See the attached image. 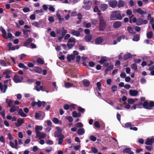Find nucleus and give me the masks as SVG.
Listing matches in <instances>:
<instances>
[{
  "label": "nucleus",
  "mask_w": 154,
  "mask_h": 154,
  "mask_svg": "<svg viewBox=\"0 0 154 154\" xmlns=\"http://www.w3.org/2000/svg\"><path fill=\"white\" fill-rule=\"evenodd\" d=\"M65 118L67 119L69 122H72L73 121V119L71 116H66Z\"/></svg>",
  "instance_id": "obj_47"
},
{
  "label": "nucleus",
  "mask_w": 154,
  "mask_h": 154,
  "mask_svg": "<svg viewBox=\"0 0 154 154\" xmlns=\"http://www.w3.org/2000/svg\"><path fill=\"white\" fill-rule=\"evenodd\" d=\"M75 125L77 128H82L83 127V124L81 122L77 123Z\"/></svg>",
  "instance_id": "obj_51"
},
{
  "label": "nucleus",
  "mask_w": 154,
  "mask_h": 154,
  "mask_svg": "<svg viewBox=\"0 0 154 154\" xmlns=\"http://www.w3.org/2000/svg\"><path fill=\"white\" fill-rule=\"evenodd\" d=\"M12 43L10 42L8 43V48L9 50H15L16 49L15 46H13V47H12Z\"/></svg>",
  "instance_id": "obj_28"
},
{
  "label": "nucleus",
  "mask_w": 154,
  "mask_h": 154,
  "mask_svg": "<svg viewBox=\"0 0 154 154\" xmlns=\"http://www.w3.org/2000/svg\"><path fill=\"white\" fill-rule=\"evenodd\" d=\"M99 20L100 21L99 29L100 31H103L106 27V22L102 17H100L99 18Z\"/></svg>",
  "instance_id": "obj_2"
},
{
  "label": "nucleus",
  "mask_w": 154,
  "mask_h": 154,
  "mask_svg": "<svg viewBox=\"0 0 154 154\" xmlns=\"http://www.w3.org/2000/svg\"><path fill=\"white\" fill-rule=\"evenodd\" d=\"M92 38L91 35L89 34L86 35L85 37V41L87 42H89L91 41Z\"/></svg>",
  "instance_id": "obj_22"
},
{
  "label": "nucleus",
  "mask_w": 154,
  "mask_h": 154,
  "mask_svg": "<svg viewBox=\"0 0 154 154\" xmlns=\"http://www.w3.org/2000/svg\"><path fill=\"white\" fill-rule=\"evenodd\" d=\"M61 135H63L61 134V133H60L58 131H55L54 133V136L55 137L59 138L61 137Z\"/></svg>",
  "instance_id": "obj_37"
},
{
  "label": "nucleus",
  "mask_w": 154,
  "mask_h": 154,
  "mask_svg": "<svg viewBox=\"0 0 154 154\" xmlns=\"http://www.w3.org/2000/svg\"><path fill=\"white\" fill-rule=\"evenodd\" d=\"M78 110L79 112L82 113L84 112L85 111V109L83 108L81 106H79L78 107Z\"/></svg>",
  "instance_id": "obj_50"
},
{
  "label": "nucleus",
  "mask_w": 154,
  "mask_h": 154,
  "mask_svg": "<svg viewBox=\"0 0 154 154\" xmlns=\"http://www.w3.org/2000/svg\"><path fill=\"white\" fill-rule=\"evenodd\" d=\"M1 31L2 33V36L4 38L7 39V37L6 36L7 33L6 31L2 26L1 27Z\"/></svg>",
  "instance_id": "obj_16"
},
{
  "label": "nucleus",
  "mask_w": 154,
  "mask_h": 154,
  "mask_svg": "<svg viewBox=\"0 0 154 154\" xmlns=\"http://www.w3.org/2000/svg\"><path fill=\"white\" fill-rule=\"evenodd\" d=\"M92 2L90 0H84L82 7L86 10H89L91 8Z\"/></svg>",
  "instance_id": "obj_4"
},
{
  "label": "nucleus",
  "mask_w": 154,
  "mask_h": 154,
  "mask_svg": "<svg viewBox=\"0 0 154 154\" xmlns=\"http://www.w3.org/2000/svg\"><path fill=\"white\" fill-rule=\"evenodd\" d=\"M90 140L93 142L95 141L97 139L96 137L93 135H91L90 137Z\"/></svg>",
  "instance_id": "obj_56"
},
{
  "label": "nucleus",
  "mask_w": 154,
  "mask_h": 154,
  "mask_svg": "<svg viewBox=\"0 0 154 154\" xmlns=\"http://www.w3.org/2000/svg\"><path fill=\"white\" fill-rule=\"evenodd\" d=\"M32 39H33L32 38H29L24 43L23 45L24 46H27L32 41Z\"/></svg>",
  "instance_id": "obj_21"
},
{
  "label": "nucleus",
  "mask_w": 154,
  "mask_h": 154,
  "mask_svg": "<svg viewBox=\"0 0 154 154\" xmlns=\"http://www.w3.org/2000/svg\"><path fill=\"white\" fill-rule=\"evenodd\" d=\"M94 11L95 12H100L98 7L97 6H95L94 8Z\"/></svg>",
  "instance_id": "obj_64"
},
{
  "label": "nucleus",
  "mask_w": 154,
  "mask_h": 154,
  "mask_svg": "<svg viewBox=\"0 0 154 154\" xmlns=\"http://www.w3.org/2000/svg\"><path fill=\"white\" fill-rule=\"evenodd\" d=\"M19 109L18 106H13L11 108L10 110V112L11 113H13L17 110Z\"/></svg>",
  "instance_id": "obj_25"
},
{
  "label": "nucleus",
  "mask_w": 154,
  "mask_h": 154,
  "mask_svg": "<svg viewBox=\"0 0 154 154\" xmlns=\"http://www.w3.org/2000/svg\"><path fill=\"white\" fill-rule=\"evenodd\" d=\"M0 64L2 65L5 66L7 65L6 63L4 60H1L0 61Z\"/></svg>",
  "instance_id": "obj_58"
},
{
  "label": "nucleus",
  "mask_w": 154,
  "mask_h": 154,
  "mask_svg": "<svg viewBox=\"0 0 154 154\" xmlns=\"http://www.w3.org/2000/svg\"><path fill=\"white\" fill-rule=\"evenodd\" d=\"M125 5V2L122 0H120L118 5V7L119 8L123 7Z\"/></svg>",
  "instance_id": "obj_34"
},
{
  "label": "nucleus",
  "mask_w": 154,
  "mask_h": 154,
  "mask_svg": "<svg viewBox=\"0 0 154 154\" xmlns=\"http://www.w3.org/2000/svg\"><path fill=\"white\" fill-rule=\"evenodd\" d=\"M120 76L122 78H125L126 77V73L125 72H122L120 74Z\"/></svg>",
  "instance_id": "obj_63"
},
{
  "label": "nucleus",
  "mask_w": 154,
  "mask_h": 154,
  "mask_svg": "<svg viewBox=\"0 0 154 154\" xmlns=\"http://www.w3.org/2000/svg\"><path fill=\"white\" fill-rule=\"evenodd\" d=\"M65 86L67 88H70L73 86V84L69 82H66L65 84Z\"/></svg>",
  "instance_id": "obj_49"
},
{
  "label": "nucleus",
  "mask_w": 154,
  "mask_h": 154,
  "mask_svg": "<svg viewBox=\"0 0 154 154\" xmlns=\"http://www.w3.org/2000/svg\"><path fill=\"white\" fill-rule=\"evenodd\" d=\"M13 80L16 83L21 82V81L20 79V76L17 75H14Z\"/></svg>",
  "instance_id": "obj_10"
},
{
  "label": "nucleus",
  "mask_w": 154,
  "mask_h": 154,
  "mask_svg": "<svg viewBox=\"0 0 154 154\" xmlns=\"http://www.w3.org/2000/svg\"><path fill=\"white\" fill-rule=\"evenodd\" d=\"M131 68L134 70L136 71L137 69V65L135 63L132 64L131 65Z\"/></svg>",
  "instance_id": "obj_45"
},
{
  "label": "nucleus",
  "mask_w": 154,
  "mask_h": 154,
  "mask_svg": "<svg viewBox=\"0 0 154 154\" xmlns=\"http://www.w3.org/2000/svg\"><path fill=\"white\" fill-rule=\"evenodd\" d=\"M34 89L38 91H39L40 90L43 91H44V87L43 86H41L39 88L38 86H35L34 88Z\"/></svg>",
  "instance_id": "obj_38"
},
{
  "label": "nucleus",
  "mask_w": 154,
  "mask_h": 154,
  "mask_svg": "<svg viewBox=\"0 0 154 154\" xmlns=\"http://www.w3.org/2000/svg\"><path fill=\"white\" fill-rule=\"evenodd\" d=\"M36 62L41 64H43L44 63V61L40 58L37 59Z\"/></svg>",
  "instance_id": "obj_44"
},
{
  "label": "nucleus",
  "mask_w": 154,
  "mask_h": 154,
  "mask_svg": "<svg viewBox=\"0 0 154 154\" xmlns=\"http://www.w3.org/2000/svg\"><path fill=\"white\" fill-rule=\"evenodd\" d=\"M46 136V134L44 133H42L41 134H39L38 137L36 136V138H39V139L44 138Z\"/></svg>",
  "instance_id": "obj_42"
},
{
  "label": "nucleus",
  "mask_w": 154,
  "mask_h": 154,
  "mask_svg": "<svg viewBox=\"0 0 154 154\" xmlns=\"http://www.w3.org/2000/svg\"><path fill=\"white\" fill-rule=\"evenodd\" d=\"M103 39L101 37H99L96 38L95 40V44L96 45H99L103 42Z\"/></svg>",
  "instance_id": "obj_9"
},
{
  "label": "nucleus",
  "mask_w": 154,
  "mask_h": 154,
  "mask_svg": "<svg viewBox=\"0 0 154 154\" xmlns=\"http://www.w3.org/2000/svg\"><path fill=\"white\" fill-rule=\"evenodd\" d=\"M131 151V149L130 148H127L123 150V153H129Z\"/></svg>",
  "instance_id": "obj_46"
},
{
  "label": "nucleus",
  "mask_w": 154,
  "mask_h": 154,
  "mask_svg": "<svg viewBox=\"0 0 154 154\" xmlns=\"http://www.w3.org/2000/svg\"><path fill=\"white\" fill-rule=\"evenodd\" d=\"M67 33V31L63 29V30L61 32V34L60 35L61 36L58 37V39L60 41H61L64 37L65 34Z\"/></svg>",
  "instance_id": "obj_14"
},
{
  "label": "nucleus",
  "mask_w": 154,
  "mask_h": 154,
  "mask_svg": "<svg viewBox=\"0 0 154 154\" xmlns=\"http://www.w3.org/2000/svg\"><path fill=\"white\" fill-rule=\"evenodd\" d=\"M153 36V32L152 31H149L146 34V37L149 39L151 38Z\"/></svg>",
  "instance_id": "obj_39"
},
{
  "label": "nucleus",
  "mask_w": 154,
  "mask_h": 154,
  "mask_svg": "<svg viewBox=\"0 0 154 154\" xmlns=\"http://www.w3.org/2000/svg\"><path fill=\"white\" fill-rule=\"evenodd\" d=\"M109 3L110 7L114 8L116 6L117 2L115 0H111L109 2Z\"/></svg>",
  "instance_id": "obj_7"
},
{
  "label": "nucleus",
  "mask_w": 154,
  "mask_h": 154,
  "mask_svg": "<svg viewBox=\"0 0 154 154\" xmlns=\"http://www.w3.org/2000/svg\"><path fill=\"white\" fill-rule=\"evenodd\" d=\"M136 12L137 13L141 14L142 15V17H143V16L142 15L144 14H147V12L146 11H143L140 8H139L136 10Z\"/></svg>",
  "instance_id": "obj_11"
},
{
  "label": "nucleus",
  "mask_w": 154,
  "mask_h": 154,
  "mask_svg": "<svg viewBox=\"0 0 154 154\" xmlns=\"http://www.w3.org/2000/svg\"><path fill=\"white\" fill-rule=\"evenodd\" d=\"M75 44L71 43H68L67 44V45L69 49H71L75 45Z\"/></svg>",
  "instance_id": "obj_54"
},
{
  "label": "nucleus",
  "mask_w": 154,
  "mask_h": 154,
  "mask_svg": "<svg viewBox=\"0 0 154 154\" xmlns=\"http://www.w3.org/2000/svg\"><path fill=\"white\" fill-rule=\"evenodd\" d=\"M8 88V86L6 85H2L1 87V88L0 89L1 91H2L3 90V93H5L6 92V90Z\"/></svg>",
  "instance_id": "obj_30"
},
{
  "label": "nucleus",
  "mask_w": 154,
  "mask_h": 154,
  "mask_svg": "<svg viewBox=\"0 0 154 154\" xmlns=\"http://www.w3.org/2000/svg\"><path fill=\"white\" fill-rule=\"evenodd\" d=\"M34 70L35 72L39 73H40L42 72V69L38 66H35Z\"/></svg>",
  "instance_id": "obj_31"
},
{
  "label": "nucleus",
  "mask_w": 154,
  "mask_h": 154,
  "mask_svg": "<svg viewBox=\"0 0 154 154\" xmlns=\"http://www.w3.org/2000/svg\"><path fill=\"white\" fill-rule=\"evenodd\" d=\"M83 82L85 86L88 87L89 86L90 83L88 80L85 79L83 80Z\"/></svg>",
  "instance_id": "obj_36"
},
{
  "label": "nucleus",
  "mask_w": 154,
  "mask_h": 154,
  "mask_svg": "<svg viewBox=\"0 0 154 154\" xmlns=\"http://www.w3.org/2000/svg\"><path fill=\"white\" fill-rule=\"evenodd\" d=\"M110 18L111 20H121L122 19V17L121 15L120 11H116L112 12Z\"/></svg>",
  "instance_id": "obj_1"
},
{
  "label": "nucleus",
  "mask_w": 154,
  "mask_h": 154,
  "mask_svg": "<svg viewBox=\"0 0 154 154\" xmlns=\"http://www.w3.org/2000/svg\"><path fill=\"white\" fill-rule=\"evenodd\" d=\"M6 102L8 104V106L9 107H11V104L13 103V102L11 100H8V99H7L6 100Z\"/></svg>",
  "instance_id": "obj_43"
},
{
  "label": "nucleus",
  "mask_w": 154,
  "mask_h": 154,
  "mask_svg": "<svg viewBox=\"0 0 154 154\" xmlns=\"http://www.w3.org/2000/svg\"><path fill=\"white\" fill-rule=\"evenodd\" d=\"M70 33L73 35L79 37L80 35V33L78 31L74 30H72Z\"/></svg>",
  "instance_id": "obj_19"
},
{
  "label": "nucleus",
  "mask_w": 154,
  "mask_h": 154,
  "mask_svg": "<svg viewBox=\"0 0 154 154\" xmlns=\"http://www.w3.org/2000/svg\"><path fill=\"white\" fill-rule=\"evenodd\" d=\"M22 10L24 13H27L30 11V9L28 8H24Z\"/></svg>",
  "instance_id": "obj_60"
},
{
  "label": "nucleus",
  "mask_w": 154,
  "mask_h": 154,
  "mask_svg": "<svg viewBox=\"0 0 154 154\" xmlns=\"http://www.w3.org/2000/svg\"><path fill=\"white\" fill-rule=\"evenodd\" d=\"M154 142V138H148L147 139L146 142H145V144L147 145L152 146L153 144V143Z\"/></svg>",
  "instance_id": "obj_6"
},
{
  "label": "nucleus",
  "mask_w": 154,
  "mask_h": 154,
  "mask_svg": "<svg viewBox=\"0 0 154 154\" xmlns=\"http://www.w3.org/2000/svg\"><path fill=\"white\" fill-rule=\"evenodd\" d=\"M129 94L130 95L132 96H136L138 94V92L137 91L135 90H130L129 91Z\"/></svg>",
  "instance_id": "obj_13"
},
{
  "label": "nucleus",
  "mask_w": 154,
  "mask_h": 154,
  "mask_svg": "<svg viewBox=\"0 0 154 154\" xmlns=\"http://www.w3.org/2000/svg\"><path fill=\"white\" fill-rule=\"evenodd\" d=\"M111 90L113 93H115L117 90V87L116 85H113L111 88Z\"/></svg>",
  "instance_id": "obj_48"
},
{
  "label": "nucleus",
  "mask_w": 154,
  "mask_h": 154,
  "mask_svg": "<svg viewBox=\"0 0 154 154\" xmlns=\"http://www.w3.org/2000/svg\"><path fill=\"white\" fill-rule=\"evenodd\" d=\"M113 68V65L112 64H110L109 65L107 66L105 69V72L106 74H107V72L112 69Z\"/></svg>",
  "instance_id": "obj_26"
},
{
  "label": "nucleus",
  "mask_w": 154,
  "mask_h": 154,
  "mask_svg": "<svg viewBox=\"0 0 154 154\" xmlns=\"http://www.w3.org/2000/svg\"><path fill=\"white\" fill-rule=\"evenodd\" d=\"M127 29L129 33L132 34H136V32L133 31V30L131 26H128L127 27Z\"/></svg>",
  "instance_id": "obj_32"
},
{
  "label": "nucleus",
  "mask_w": 154,
  "mask_h": 154,
  "mask_svg": "<svg viewBox=\"0 0 154 154\" xmlns=\"http://www.w3.org/2000/svg\"><path fill=\"white\" fill-rule=\"evenodd\" d=\"M143 23V19L142 18H138L136 22V24L138 26L141 25Z\"/></svg>",
  "instance_id": "obj_33"
},
{
  "label": "nucleus",
  "mask_w": 154,
  "mask_h": 154,
  "mask_svg": "<svg viewBox=\"0 0 154 154\" xmlns=\"http://www.w3.org/2000/svg\"><path fill=\"white\" fill-rule=\"evenodd\" d=\"M41 113L38 112L35 113V118L36 119H38L41 117Z\"/></svg>",
  "instance_id": "obj_55"
},
{
  "label": "nucleus",
  "mask_w": 154,
  "mask_h": 154,
  "mask_svg": "<svg viewBox=\"0 0 154 154\" xmlns=\"http://www.w3.org/2000/svg\"><path fill=\"white\" fill-rule=\"evenodd\" d=\"M43 129V127L42 126L36 125L35 127V132L36 136L38 137L39 134H41V132L39 131H42Z\"/></svg>",
  "instance_id": "obj_5"
},
{
  "label": "nucleus",
  "mask_w": 154,
  "mask_h": 154,
  "mask_svg": "<svg viewBox=\"0 0 154 154\" xmlns=\"http://www.w3.org/2000/svg\"><path fill=\"white\" fill-rule=\"evenodd\" d=\"M94 125L96 128H98L100 127V125L98 121H96L94 123Z\"/></svg>",
  "instance_id": "obj_53"
},
{
  "label": "nucleus",
  "mask_w": 154,
  "mask_h": 154,
  "mask_svg": "<svg viewBox=\"0 0 154 154\" xmlns=\"http://www.w3.org/2000/svg\"><path fill=\"white\" fill-rule=\"evenodd\" d=\"M24 123L23 119H18L17 120V122H15V124L17 127L21 126Z\"/></svg>",
  "instance_id": "obj_8"
},
{
  "label": "nucleus",
  "mask_w": 154,
  "mask_h": 154,
  "mask_svg": "<svg viewBox=\"0 0 154 154\" xmlns=\"http://www.w3.org/2000/svg\"><path fill=\"white\" fill-rule=\"evenodd\" d=\"M18 114L23 117H25L27 116V115L24 113L22 108H20L19 109Z\"/></svg>",
  "instance_id": "obj_17"
},
{
  "label": "nucleus",
  "mask_w": 154,
  "mask_h": 154,
  "mask_svg": "<svg viewBox=\"0 0 154 154\" xmlns=\"http://www.w3.org/2000/svg\"><path fill=\"white\" fill-rule=\"evenodd\" d=\"M132 57V55L130 53H127L125 54L123 57V59L127 60Z\"/></svg>",
  "instance_id": "obj_20"
},
{
  "label": "nucleus",
  "mask_w": 154,
  "mask_h": 154,
  "mask_svg": "<svg viewBox=\"0 0 154 154\" xmlns=\"http://www.w3.org/2000/svg\"><path fill=\"white\" fill-rule=\"evenodd\" d=\"M64 109L66 110H67L70 109V106L68 104H65L63 106Z\"/></svg>",
  "instance_id": "obj_59"
},
{
  "label": "nucleus",
  "mask_w": 154,
  "mask_h": 154,
  "mask_svg": "<svg viewBox=\"0 0 154 154\" xmlns=\"http://www.w3.org/2000/svg\"><path fill=\"white\" fill-rule=\"evenodd\" d=\"M122 25V23L120 21H117L115 22L113 24V26L115 28H118L120 27Z\"/></svg>",
  "instance_id": "obj_12"
},
{
  "label": "nucleus",
  "mask_w": 154,
  "mask_h": 154,
  "mask_svg": "<svg viewBox=\"0 0 154 154\" xmlns=\"http://www.w3.org/2000/svg\"><path fill=\"white\" fill-rule=\"evenodd\" d=\"M140 39V36L138 34H136L134 35L133 39V40L134 41H138Z\"/></svg>",
  "instance_id": "obj_40"
},
{
  "label": "nucleus",
  "mask_w": 154,
  "mask_h": 154,
  "mask_svg": "<svg viewBox=\"0 0 154 154\" xmlns=\"http://www.w3.org/2000/svg\"><path fill=\"white\" fill-rule=\"evenodd\" d=\"M143 105V103L142 102H140L134 104L133 106V107L134 109H135L136 107L139 108H141L142 107L140 106Z\"/></svg>",
  "instance_id": "obj_18"
},
{
  "label": "nucleus",
  "mask_w": 154,
  "mask_h": 154,
  "mask_svg": "<svg viewBox=\"0 0 154 154\" xmlns=\"http://www.w3.org/2000/svg\"><path fill=\"white\" fill-rule=\"evenodd\" d=\"M42 23V20H39L38 22H34L32 23V25L36 27H39L40 24Z\"/></svg>",
  "instance_id": "obj_23"
},
{
  "label": "nucleus",
  "mask_w": 154,
  "mask_h": 154,
  "mask_svg": "<svg viewBox=\"0 0 154 154\" xmlns=\"http://www.w3.org/2000/svg\"><path fill=\"white\" fill-rule=\"evenodd\" d=\"M143 106L144 108L148 109H151L152 107L154 106V102L152 101H150L149 103L147 101H145L143 103Z\"/></svg>",
  "instance_id": "obj_3"
},
{
  "label": "nucleus",
  "mask_w": 154,
  "mask_h": 154,
  "mask_svg": "<svg viewBox=\"0 0 154 154\" xmlns=\"http://www.w3.org/2000/svg\"><path fill=\"white\" fill-rule=\"evenodd\" d=\"M108 5L105 4H102L100 5V9L103 11H105L107 8Z\"/></svg>",
  "instance_id": "obj_15"
},
{
  "label": "nucleus",
  "mask_w": 154,
  "mask_h": 154,
  "mask_svg": "<svg viewBox=\"0 0 154 154\" xmlns=\"http://www.w3.org/2000/svg\"><path fill=\"white\" fill-rule=\"evenodd\" d=\"M68 42L75 44V39L73 37H71L69 39Z\"/></svg>",
  "instance_id": "obj_41"
},
{
  "label": "nucleus",
  "mask_w": 154,
  "mask_h": 154,
  "mask_svg": "<svg viewBox=\"0 0 154 154\" xmlns=\"http://www.w3.org/2000/svg\"><path fill=\"white\" fill-rule=\"evenodd\" d=\"M76 133L79 135H82L85 133V130L84 128H81L78 129Z\"/></svg>",
  "instance_id": "obj_24"
},
{
  "label": "nucleus",
  "mask_w": 154,
  "mask_h": 154,
  "mask_svg": "<svg viewBox=\"0 0 154 154\" xmlns=\"http://www.w3.org/2000/svg\"><path fill=\"white\" fill-rule=\"evenodd\" d=\"M106 61L107 59H106V57L103 56L101 57V58L99 62L100 64H102Z\"/></svg>",
  "instance_id": "obj_29"
},
{
  "label": "nucleus",
  "mask_w": 154,
  "mask_h": 154,
  "mask_svg": "<svg viewBox=\"0 0 154 154\" xmlns=\"http://www.w3.org/2000/svg\"><path fill=\"white\" fill-rule=\"evenodd\" d=\"M61 137L58 138V144L60 145L62 144L63 141V138H64V135H61Z\"/></svg>",
  "instance_id": "obj_35"
},
{
  "label": "nucleus",
  "mask_w": 154,
  "mask_h": 154,
  "mask_svg": "<svg viewBox=\"0 0 154 154\" xmlns=\"http://www.w3.org/2000/svg\"><path fill=\"white\" fill-rule=\"evenodd\" d=\"M52 149V148L51 146H49L46 148L45 149V151L47 152H50Z\"/></svg>",
  "instance_id": "obj_62"
},
{
  "label": "nucleus",
  "mask_w": 154,
  "mask_h": 154,
  "mask_svg": "<svg viewBox=\"0 0 154 154\" xmlns=\"http://www.w3.org/2000/svg\"><path fill=\"white\" fill-rule=\"evenodd\" d=\"M92 152L94 153H96L98 152L97 149L94 147H92L91 148Z\"/></svg>",
  "instance_id": "obj_57"
},
{
  "label": "nucleus",
  "mask_w": 154,
  "mask_h": 154,
  "mask_svg": "<svg viewBox=\"0 0 154 154\" xmlns=\"http://www.w3.org/2000/svg\"><path fill=\"white\" fill-rule=\"evenodd\" d=\"M128 103L130 104H133L134 103V99L132 98H129L128 100Z\"/></svg>",
  "instance_id": "obj_52"
},
{
  "label": "nucleus",
  "mask_w": 154,
  "mask_h": 154,
  "mask_svg": "<svg viewBox=\"0 0 154 154\" xmlns=\"http://www.w3.org/2000/svg\"><path fill=\"white\" fill-rule=\"evenodd\" d=\"M75 58V56L73 54L68 55L67 57V60L69 62H70L71 60H73Z\"/></svg>",
  "instance_id": "obj_27"
},
{
  "label": "nucleus",
  "mask_w": 154,
  "mask_h": 154,
  "mask_svg": "<svg viewBox=\"0 0 154 154\" xmlns=\"http://www.w3.org/2000/svg\"><path fill=\"white\" fill-rule=\"evenodd\" d=\"M52 121L55 124H57L59 122V119L56 118H54L53 119Z\"/></svg>",
  "instance_id": "obj_61"
}]
</instances>
